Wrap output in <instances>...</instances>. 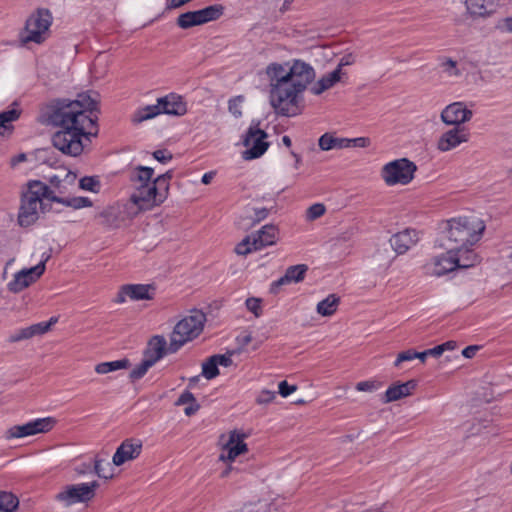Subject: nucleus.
<instances>
[{"instance_id": "nucleus-1", "label": "nucleus", "mask_w": 512, "mask_h": 512, "mask_svg": "<svg viewBox=\"0 0 512 512\" xmlns=\"http://www.w3.org/2000/svg\"><path fill=\"white\" fill-rule=\"evenodd\" d=\"M99 94L88 90L77 94L76 99L55 98L40 109L38 122L60 127L52 136L53 146L65 155L82 154L91 137L98 135Z\"/></svg>"}, {"instance_id": "nucleus-2", "label": "nucleus", "mask_w": 512, "mask_h": 512, "mask_svg": "<svg viewBox=\"0 0 512 512\" xmlns=\"http://www.w3.org/2000/svg\"><path fill=\"white\" fill-rule=\"evenodd\" d=\"M485 230L484 222L469 217H458L447 220L440 243H447L456 251L475 259L470 249L479 241Z\"/></svg>"}, {"instance_id": "nucleus-3", "label": "nucleus", "mask_w": 512, "mask_h": 512, "mask_svg": "<svg viewBox=\"0 0 512 512\" xmlns=\"http://www.w3.org/2000/svg\"><path fill=\"white\" fill-rule=\"evenodd\" d=\"M289 83L291 88V107H285L281 110V116L293 117L299 115L303 108L302 93L307 89L316 77L314 68L300 59L293 60L289 68Z\"/></svg>"}, {"instance_id": "nucleus-4", "label": "nucleus", "mask_w": 512, "mask_h": 512, "mask_svg": "<svg viewBox=\"0 0 512 512\" xmlns=\"http://www.w3.org/2000/svg\"><path fill=\"white\" fill-rule=\"evenodd\" d=\"M288 70L280 63H270L266 67V75L270 81V104L278 115L285 107H291V88Z\"/></svg>"}, {"instance_id": "nucleus-5", "label": "nucleus", "mask_w": 512, "mask_h": 512, "mask_svg": "<svg viewBox=\"0 0 512 512\" xmlns=\"http://www.w3.org/2000/svg\"><path fill=\"white\" fill-rule=\"evenodd\" d=\"M50 187L40 180H30L27 190L22 193L21 205L18 213V224L28 227L38 219L37 205L42 199H47Z\"/></svg>"}, {"instance_id": "nucleus-6", "label": "nucleus", "mask_w": 512, "mask_h": 512, "mask_svg": "<svg viewBox=\"0 0 512 512\" xmlns=\"http://www.w3.org/2000/svg\"><path fill=\"white\" fill-rule=\"evenodd\" d=\"M52 14L47 8H38L25 23L24 32L20 34L23 44L34 42L41 44L45 41L44 34L52 24Z\"/></svg>"}, {"instance_id": "nucleus-7", "label": "nucleus", "mask_w": 512, "mask_h": 512, "mask_svg": "<svg viewBox=\"0 0 512 512\" xmlns=\"http://www.w3.org/2000/svg\"><path fill=\"white\" fill-rule=\"evenodd\" d=\"M417 171V165L408 158H400L385 164L381 170V177L389 186L396 184L407 185Z\"/></svg>"}, {"instance_id": "nucleus-8", "label": "nucleus", "mask_w": 512, "mask_h": 512, "mask_svg": "<svg viewBox=\"0 0 512 512\" xmlns=\"http://www.w3.org/2000/svg\"><path fill=\"white\" fill-rule=\"evenodd\" d=\"M439 246L445 248L447 252L434 259L433 273L435 275L442 276L458 268H468L474 265L475 259L456 251L449 244L439 243Z\"/></svg>"}, {"instance_id": "nucleus-9", "label": "nucleus", "mask_w": 512, "mask_h": 512, "mask_svg": "<svg viewBox=\"0 0 512 512\" xmlns=\"http://www.w3.org/2000/svg\"><path fill=\"white\" fill-rule=\"evenodd\" d=\"M224 13L221 4H214L203 9L187 11L178 16L176 24L181 29H190L195 26L204 25L208 22L218 20Z\"/></svg>"}, {"instance_id": "nucleus-10", "label": "nucleus", "mask_w": 512, "mask_h": 512, "mask_svg": "<svg viewBox=\"0 0 512 512\" xmlns=\"http://www.w3.org/2000/svg\"><path fill=\"white\" fill-rule=\"evenodd\" d=\"M99 486L100 484L96 480L90 483L67 485L61 492L56 494L55 499L65 503L66 506L75 503H86L95 497V491Z\"/></svg>"}, {"instance_id": "nucleus-11", "label": "nucleus", "mask_w": 512, "mask_h": 512, "mask_svg": "<svg viewBox=\"0 0 512 512\" xmlns=\"http://www.w3.org/2000/svg\"><path fill=\"white\" fill-rule=\"evenodd\" d=\"M259 124L260 122L257 121L255 125L250 126L243 138V145L249 147L242 153L245 160L260 158L269 148L270 143L265 141L268 134L258 128Z\"/></svg>"}, {"instance_id": "nucleus-12", "label": "nucleus", "mask_w": 512, "mask_h": 512, "mask_svg": "<svg viewBox=\"0 0 512 512\" xmlns=\"http://www.w3.org/2000/svg\"><path fill=\"white\" fill-rule=\"evenodd\" d=\"M56 423L57 420L54 417H44L32 420L23 425H14L6 431L5 438L9 440L47 433L54 428Z\"/></svg>"}, {"instance_id": "nucleus-13", "label": "nucleus", "mask_w": 512, "mask_h": 512, "mask_svg": "<svg viewBox=\"0 0 512 512\" xmlns=\"http://www.w3.org/2000/svg\"><path fill=\"white\" fill-rule=\"evenodd\" d=\"M50 255H47L36 266L24 268L14 275V279L8 283V290L12 293H19L31 284L35 283L45 272L46 262Z\"/></svg>"}, {"instance_id": "nucleus-14", "label": "nucleus", "mask_w": 512, "mask_h": 512, "mask_svg": "<svg viewBox=\"0 0 512 512\" xmlns=\"http://www.w3.org/2000/svg\"><path fill=\"white\" fill-rule=\"evenodd\" d=\"M206 315L197 309L191 311L189 316L180 320L174 327V334L191 341L203 331Z\"/></svg>"}, {"instance_id": "nucleus-15", "label": "nucleus", "mask_w": 512, "mask_h": 512, "mask_svg": "<svg viewBox=\"0 0 512 512\" xmlns=\"http://www.w3.org/2000/svg\"><path fill=\"white\" fill-rule=\"evenodd\" d=\"M154 175V169L148 166H137L130 175L131 182H138L140 185L137 187V192L133 193L130 200L138 205L141 209L144 208L146 203L144 187L150 188L152 185L151 179Z\"/></svg>"}, {"instance_id": "nucleus-16", "label": "nucleus", "mask_w": 512, "mask_h": 512, "mask_svg": "<svg viewBox=\"0 0 512 512\" xmlns=\"http://www.w3.org/2000/svg\"><path fill=\"white\" fill-rule=\"evenodd\" d=\"M473 116L472 110L468 109L463 102H454L447 105L441 112V120L446 125L460 127Z\"/></svg>"}, {"instance_id": "nucleus-17", "label": "nucleus", "mask_w": 512, "mask_h": 512, "mask_svg": "<svg viewBox=\"0 0 512 512\" xmlns=\"http://www.w3.org/2000/svg\"><path fill=\"white\" fill-rule=\"evenodd\" d=\"M141 451V440L134 438L125 439L113 455V464L115 466H121L126 461L134 460L140 455Z\"/></svg>"}, {"instance_id": "nucleus-18", "label": "nucleus", "mask_w": 512, "mask_h": 512, "mask_svg": "<svg viewBox=\"0 0 512 512\" xmlns=\"http://www.w3.org/2000/svg\"><path fill=\"white\" fill-rule=\"evenodd\" d=\"M308 269L309 268L306 264L289 266L282 277L272 282L270 286V293L277 294L280 287L283 285L302 282L305 279Z\"/></svg>"}, {"instance_id": "nucleus-19", "label": "nucleus", "mask_w": 512, "mask_h": 512, "mask_svg": "<svg viewBox=\"0 0 512 512\" xmlns=\"http://www.w3.org/2000/svg\"><path fill=\"white\" fill-rule=\"evenodd\" d=\"M161 114L171 116H183L187 113V103L183 97L176 93H169L157 99Z\"/></svg>"}, {"instance_id": "nucleus-20", "label": "nucleus", "mask_w": 512, "mask_h": 512, "mask_svg": "<svg viewBox=\"0 0 512 512\" xmlns=\"http://www.w3.org/2000/svg\"><path fill=\"white\" fill-rule=\"evenodd\" d=\"M167 354V342L164 336H152L143 351V359H146L152 366H154L160 359Z\"/></svg>"}, {"instance_id": "nucleus-21", "label": "nucleus", "mask_w": 512, "mask_h": 512, "mask_svg": "<svg viewBox=\"0 0 512 512\" xmlns=\"http://www.w3.org/2000/svg\"><path fill=\"white\" fill-rule=\"evenodd\" d=\"M279 239V229L276 225L267 224L260 230L253 234L252 249L256 251L265 247L272 246L277 243Z\"/></svg>"}, {"instance_id": "nucleus-22", "label": "nucleus", "mask_w": 512, "mask_h": 512, "mask_svg": "<svg viewBox=\"0 0 512 512\" xmlns=\"http://www.w3.org/2000/svg\"><path fill=\"white\" fill-rule=\"evenodd\" d=\"M468 140V134L465 133L464 127H454L440 136L437 148L442 152L450 151Z\"/></svg>"}, {"instance_id": "nucleus-23", "label": "nucleus", "mask_w": 512, "mask_h": 512, "mask_svg": "<svg viewBox=\"0 0 512 512\" xmlns=\"http://www.w3.org/2000/svg\"><path fill=\"white\" fill-rule=\"evenodd\" d=\"M417 232L414 229H405L393 234L389 239L392 249L397 255L405 254L417 242Z\"/></svg>"}, {"instance_id": "nucleus-24", "label": "nucleus", "mask_w": 512, "mask_h": 512, "mask_svg": "<svg viewBox=\"0 0 512 512\" xmlns=\"http://www.w3.org/2000/svg\"><path fill=\"white\" fill-rule=\"evenodd\" d=\"M143 191L146 198V203L143 209H147L152 206H158L166 200L169 194V183L164 182V184L158 185L155 184V180H153L151 187H144Z\"/></svg>"}, {"instance_id": "nucleus-25", "label": "nucleus", "mask_w": 512, "mask_h": 512, "mask_svg": "<svg viewBox=\"0 0 512 512\" xmlns=\"http://www.w3.org/2000/svg\"><path fill=\"white\" fill-rule=\"evenodd\" d=\"M246 435L244 433H238L237 431H232L230 433V437L226 445L224 446V450L227 451V456L221 455V459H227L229 461H233L237 456L243 454L248 450L247 444L244 442V438Z\"/></svg>"}, {"instance_id": "nucleus-26", "label": "nucleus", "mask_w": 512, "mask_h": 512, "mask_svg": "<svg viewBox=\"0 0 512 512\" xmlns=\"http://www.w3.org/2000/svg\"><path fill=\"white\" fill-rule=\"evenodd\" d=\"M18 102L14 101L11 104V108L0 112V136L9 137L13 131V122L17 121L22 113L21 109H18Z\"/></svg>"}, {"instance_id": "nucleus-27", "label": "nucleus", "mask_w": 512, "mask_h": 512, "mask_svg": "<svg viewBox=\"0 0 512 512\" xmlns=\"http://www.w3.org/2000/svg\"><path fill=\"white\" fill-rule=\"evenodd\" d=\"M94 219L98 224L107 229H115L120 226L122 221L120 217V209L118 206L109 205L94 215Z\"/></svg>"}, {"instance_id": "nucleus-28", "label": "nucleus", "mask_w": 512, "mask_h": 512, "mask_svg": "<svg viewBox=\"0 0 512 512\" xmlns=\"http://www.w3.org/2000/svg\"><path fill=\"white\" fill-rule=\"evenodd\" d=\"M466 8L473 17H487L496 12V0H465Z\"/></svg>"}, {"instance_id": "nucleus-29", "label": "nucleus", "mask_w": 512, "mask_h": 512, "mask_svg": "<svg viewBox=\"0 0 512 512\" xmlns=\"http://www.w3.org/2000/svg\"><path fill=\"white\" fill-rule=\"evenodd\" d=\"M156 287L153 284H125L124 293L128 294L131 300H152L155 296Z\"/></svg>"}, {"instance_id": "nucleus-30", "label": "nucleus", "mask_w": 512, "mask_h": 512, "mask_svg": "<svg viewBox=\"0 0 512 512\" xmlns=\"http://www.w3.org/2000/svg\"><path fill=\"white\" fill-rule=\"evenodd\" d=\"M340 79H341L340 69L336 68L332 72H330L327 75H324L322 78H320L311 87L310 90L314 95H320L324 91L333 87L337 82L340 81Z\"/></svg>"}, {"instance_id": "nucleus-31", "label": "nucleus", "mask_w": 512, "mask_h": 512, "mask_svg": "<svg viewBox=\"0 0 512 512\" xmlns=\"http://www.w3.org/2000/svg\"><path fill=\"white\" fill-rule=\"evenodd\" d=\"M318 145L323 151L349 148V138H337L330 133H324L320 136Z\"/></svg>"}, {"instance_id": "nucleus-32", "label": "nucleus", "mask_w": 512, "mask_h": 512, "mask_svg": "<svg viewBox=\"0 0 512 512\" xmlns=\"http://www.w3.org/2000/svg\"><path fill=\"white\" fill-rule=\"evenodd\" d=\"M340 303V297L336 294H330L317 304V312L321 316H332Z\"/></svg>"}, {"instance_id": "nucleus-33", "label": "nucleus", "mask_w": 512, "mask_h": 512, "mask_svg": "<svg viewBox=\"0 0 512 512\" xmlns=\"http://www.w3.org/2000/svg\"><path fill=\"white\" fill-rule=\"evenodd\" d=\"M160 114L161 110L159 107V103L157 102L155 105H147L145 107L137 109L133 116L132 121L136 124H139L143 121L152 119Z\"/></svg>"}, {"instance_id": "nucleus-34", "label": "nucleus", "mask_w": 512, "mask_h": 512, "mask_svg": "<svg viewBox=\"0 0 512 512\" xmlns=\"http://www.w3.org/2000/svg\"><path fill=\"white\" fill-rule=\"evenodd\" d=\"M131 363L129 359L123 358L115 361L102 362L96 365L95 371L98 374H107L120 369H127Z\"/></svg>"}, {"instance_id": "nucleus-35", "label": "nucleus", "mask_w": 512, "mask_h": 512, "mask_svg": "<svg viewBox=\"0 0 512 512\" xmlns=\"http://www.w3.org/2000/svg\"><path fill=\"white\" fill-rule=\"evenodd\" d=\"M41 329L42 328L39 325H37V323L33 324L29 327L22 328V329L18 330L17 332H15L14 334L10 335L8 338V342L15 343V342H19L22 340L30 339L34 336H39V335H41V333H40Z\"/></svg>"}, {"instance_id": "nucleus-36", "label": "nucleus", "mask_w": 512, "mask_h": 512, "mask_svg": "<svg viewBox=\"0 0 512 512\" xmlns=\"http://www.w3.org/2000/svg\"><path fill=\"white\" fill-rule=\"evenodd\" d=\"M93 473L99 478L111 479L113 477V467L110 462L96 456L93 461Z\"/></svg>"}, {"instance_id": "nucleus-37", "label": "nucleus", "mask_w": 512, "mask_h": 512, "mask_svg": "<svg viewBox=\"0 0 512 512\" xmlns=\"http://www.w3.org/2000/svg\"><path fill=\"white\" fill-rule=\"evenodd\" d=\"M18 505L19 500L15 495L0 491V512H14Z\"/></svg>"}, {"instance_id": "nucleus-38", "label": "nucleus", "mask_w": 512, "mask_h": 512, "mask_svg": "<svg viewBox=\"0 0 512 512\" xmlns=\"http://www.w3.org/2000/svg\"><path fill=\"white\" fill-rule=\"evenodd\" d=\"M404 397H406V393L403 392V389L400 386V382L398 381L388 387L382 396L381 401L382 403L387 404L398 401Z\"/></svg>"}, {"instance_id": "nucleus-39", "label": "nucleus", "mask_w": 512, "mask_h": 512, "mask_svg": "<svg viewBox=\"0 0 512 512\" xmlns=\"http://www.w3.org/2000/svg\"><path fill=\"white\" fill-rule=\"evenodd\" d=\"M220 374L218 365L216 364L214 358L210 356L206 361L202 363V375L208 379L212 380L216 378Z\"/></svg>"}, {"instance_id": "nucleus-40", "label": "nucleus", "mask_w": 512, "mask_h": 512, "mask_svg": "<svg viewBox=\"0 0 512 512\" xmlns=\"http://www.w3.org/2000/svg\"><path fill=\"white\" fill-rule=\"evenodd\" d=\"M100 186V181L96 176H84L79 180V187L83 190L98 193Z\"/></svg>"}, {"instance_id": "nucleus-41", "label": "nucleus", "mask_w": 512, "mask_h": 512, "mask_svg": "<svg viewBox=\"0 0 512 512\" xmlns=\"http://www.w3.org/2000/svg\"><path fill=\"white\" fill-rule=\"evenodd\" d=\"M151 367L152 365L146 359H143L139 365L130 371L129 379L131 382L141 379Z\"/></svg>"}, {"instance_id": "nucleus-42", "label": "nucleus", "mask_w": 512, "mask_h": 512, "mask_svg": "<svg viewBox=\"0 0 512 512\" xmlns=\"http://www.w3.org/2000/svg\"><path fill=\"white\" fill-rule=\"evenodd\" d=\"M188 341L186 338L179 336V334H174L173 331L170 336V343L167 345V354L176 353Z\"/></svg>"}, {"instance_id": "nucleus-43", "label": "nucleus", "mask_w": 512, "mask_h": 512, "mask_svg": "<svg viewBox=\"0 0 512 512\" xmlns=\"http://www.w3.org/2000/svg\"><path fill=\"white\" fill-rule=\"evenodd\" d=\"M381 382L377 380L361 381L356 384V390L361 392H372L381 387Z\"/></svg>"}, {"instance_id": "nucleus-44", "label": "nucleus", "mask_w": 512, "mask_h": 512, "mask_svg": "<svg viewBox=\"0 0 512 512\" xmlns=\"http://www.w3.org/2000/svg\"><path fill=\"white\" fill-rule=\"evenodd\" d=\"M244 101V97L242 95L236 96L229 100L228 109L229 112L232 113L235 117H240L242 112L240 110V105Z\"/></svg>"}, {"instance_id": "nucleus-45", "label": "nucleus", "mask_w": 512, "mask_h": 512, "mask_svg": "<svg viewBox=\"0 0 512 512\" xmlns=\"http://www.w3.org/2000/svg\"><path fill=\"white\" fill-rule=\"evenodd\" d=\"M326 211L324 204L315 203L311 205L307 210V218L310 220H315L321 217Z\"/></svg>"}, {"instance_id": "nucleus-46", "label": "nucleus", "mask_w": 512, "mask_h": 512, "mask_svg": "<svg viewBox=\"0 0 512 512\" xmlns=\"http://www.w3.org/2000/svg\"><path fill=\"white\" fill-rule=\"evenodd\" d=\"M417 351L414 349H408L400 352L394 361V366L399 367L401 363L416 359Z\"/></svg>"}, {"instance_id": "nucleus-47", "label": "nucleus", "mask_w": 512, "mask_h": 512, "mask_svg": "<svg viewBox=\"0 0 512 512\" xmlns=\"http://www.w3.org/2000/svg\"><path fill=\"white\" fill-rule=\"evenodd\" d=\"M246 307L247 309L252 312L256 317H259L262 313L261 310V300L258 298L250 297L246 299Z\"/></svg>"}, {"instance_id": "nucleus-48", "label": "nucleus", "mask_w": 512, "mask_h": 512, "mask_svg": "<svg viewBox=\"0 0 512 512\" xmlns=\"http://www.w3.org/2000/svg\"><path fill=\"white\" fill-rule=\"evenodd\" d=\"M93 205L92 201L88 197H71L70 198V207L73 209H81L84 207H91Z\"/></svg>"}, {"instance_id": "nucleus-49", "label": "nucleus", "mask_w": 512, "mask_h": 512, "mask_svg": "<svg viewBox=\"0 0 512 512\" xmlns=\"http://www.w3.org/2000/svg\"><path fill=\"white\" fill-rule=\"evenodd\" d=\"M234 351H229L226 354H214L212 357L214 358L216 364L223 367H229L233 364L231 356L234 354Z\"/></svg>"}, {"instance_id": "nucleus-50", "label": "nucleus", "mask_w": 512, "mask_h": 512, "mask_svg": "<svg viewBox=\"0 0 512 512\" xmlns=\"http://www.w3.org/2000/svg\"><path fill=\"white\" fill-rule=\"evenodd\" d=\"M254 216L250 217L251 223L250 226H254L264 219H266L269 215L270 210L263 207V208H254Z\"/></svg>"}, {"instance_id": "nucleus-51", "label": "nucleus", "mask_w": 512, "mask_h": 512, "mask_svg": "<svg viewBox=\"0 0 512 512\" xmlns=\"http://www.w3.org/2000/svg\"><path fill=\"white\" fill-rule=\"evenodd\" d=\"M196 398L192 392L189 390H185L181 395L178 397V399L175 402V406H181L185 404H191L196 402Z\"/></svg>"}, {"instance_id": "nucleus-52", "label": "nucleus", "mask_w": 512, "mask_h": 512, "mask_svg": "<svg viewBox=\"0 0 512 512\" xmlns=\"http://www.w3.org/2000/svg\"><path fill=\"white\" fill-rule=\"evenodd\" d=\"M152 156L155 160L163 164L167 163L173 158L172 153L169 152L167 149H158L152 153Z\"/></svg>"}, {"instance_id": "nucleus-53", "label": "nucleus", "mask_w": 512, "mask_h": 512, "mask_svg": "<svg viewBox=\"0 0 512 512\" xmlns=\"http://www.w3.org/2000/svg\"><path fill=\"white\" fill-rule=\"evenodd\" d=\"M278 393L282 396V397H288L289 395H291L293 392L296 391L297 389V386L296 385H290L286 380H283L279 383L278 385Z\"/></svg>"}, {"instance_id": "nucleus-54", "label": "nucleus", "mask_w": 512, "mask_h": 512, "mask_svg": "<svg viewBox=\"0 0 512 512\" xmlns=\"http://www.w3.org/2000/svg\"><path fill=\"white\" fill-rule=\"evenodd\" d=\"M276 397V392L269 391V390H263L259 394V396L256 399V402L258 404H268L272 402Z\"/></svg>"}, {"instance_id": "nucleus-55", "label": "nucleus", "mask_w": 512, "mask_h": 512, "mask_svg": "<svg viewBox=\"0 0 512 512\" xmlns=\"http://www.w3.org/2000/svg\"><path fill=\"white\" fill-rule=\"evenodd\" d=\"M47 200L50 202H56L67 207H70V198L60 197L55 195L54 191L50 188V192L47 193Z\"/></svg>"}, {"instance_id": "nucleus-56", "label": "nucleus", "mask_w": 512, "mask_h": 512, "mask_svg": "<svg viewBox=\"0 0 512 512\" xmlns=\"http://www.w3.org/2000/svg\"><path fill=\"white\" fill-rule=\"evenodd\" d=\"M370 145V139L368 137H357L349 139V147H361L365 148Z\"/></svg>"}, {"instance_id": "nucleus-57", "label": "nucleus", "mask_w": 512, "mask_h": 512, "mask_svg": "<svg viewBox=\"0 0 512 512\" xmlns=\"http://www.w3.org/2000/svg\"><path fill=\"white\" fill-rule=\"evenodd\" d=\"M400 386L403 389V392L406 393V397L411 395L413 390L418 386V381L415 379L408 380L404 383L400 382Z\"/></svg>"}, {"instance_id": "nucleus-58", "label": "nucleus", "mask_w": 512, "mask_h": 512, "mask_svg": "<svg viewBox=\"0 0 512 512\" xmlns=\"http://www.w3.org/2000/svg\"><path fill=\"white\" fill-rule=\"evenodd\" d=\"M75 472L78 475H85L88 473H93V465L92 462H83L75 467Z\"/></svg>"}, {"instance_id": "nucleus-59", "label": "nucleus", "mask_w": 512, "mask_h": 512, "mask_svg": "<svg viewBox=\"0 0 512 512\" xmlns=\"http://www.w3.org/2000/svg\"><path fill=\"white\" fill-rule=\"evenodd\" d=\"M174 176V171L173 170H168L166 171L165 173L159 175L158 177H156L154 180H155V184H158V185H161V184H164V182H168L173 178Z\"/></svg>"}, {"instance_id": "nucleus-60", "label": "nucleus", "mask_w": 512, "mask_h": 512, "mask_svg": "<svg viewBox=\"0 0 512 512\" xmlns=\"http://www.w3.org/2000/svg\"><path fill=\"white\" fill-rule=\"evenodd\" d=\"M58 322V317H51L47 322H39V325L42 329L40 331L41 335L45 334L51 329V326Z\"/></svg>"}, {"instance_id": "nucleus-61", "label": "nucleus", "mask_w": 512, "mask_h": 512, "mask_svg": "<svg viewBox=\"0 0 512 512\" xmlns=\"http://www.w3.org/2000/svg\"><path fill=\"white\" fill-rule=\"evenodd\" d=\"M355 63V56L352 53L345 54L336 68L342 69L343 66L352 65Z\"/></svg>"}, {"instance_id": "nucleus-62", "label": "nucleus", "mask_w": 512, "mask_h": 512, "mask_svg": "<svg viewBox=\"0 0 512 512\" xmlns=\"http://www.w3.org/2000/svg\"><path fill=\"white\" fill-rule=\"evenodd\" d=\"M62 181H63V179L60 176H58V175H53V176L48 178V182L54 188H56L59 191V193H63L62 188H64V187L62 186Z\"/></svg>"}, {"instance_id": "nucleus-63", "label": "nucleus", "mask_w": 512, "mask_h": 512, "mask_svg": "<svg viewBox=\"0 0 512 512\" xmlns=\"http://www.w3.org/2000/svg\"><path fill=\"white\" fill-rule=\"evenodd\" d=\"M480 349L479 346L477 345H470V346H467L465 347L463 350H462V355L465 357V358H472L474 357V355L476 354V352Z\"/></svg>"}, {"instance_id": "nucleus-64", "label": "nucleus", "mask_w": 512, "mask_h": 512, "mask_svg": "<svg viewBox=\"0 0 512 512\" xmlns=\"http://www.w3.org/2000/svg\"><path fill=\"white\" fill-rule=\"evenodd\" d=\"M201 406L200 404L196 401L194 403H191L189 404L185 409H184V413L186 416H192L194 415L196 412H198L200 410Z\"/></svg>"}]
</instances>
